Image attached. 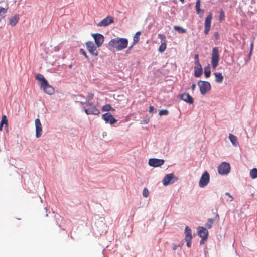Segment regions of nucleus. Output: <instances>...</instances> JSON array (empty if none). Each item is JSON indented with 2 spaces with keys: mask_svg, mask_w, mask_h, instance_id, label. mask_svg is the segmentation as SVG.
Returning <instances> with one entry per match:
<instances>
[{
  "mask_svg": "<svg viewBox=\"0 0 257 257\" xmlns=\"http://www.w3.org/2000/svg\"><path fill=\"white\" fill-rule=\"evenodd\" d=\"M35 77L40 88L45 93L50 95L54 94V89L49 84L48 81L43 75L37 74L36 75Z\"/></svg>",
  "mask_w": 257,
  "mask_h": 257,
  "instance_id": "1",
  "label": "nucleus"
},
{
  "mask_svg": "<svg viewBox=\"0 0 257 257\" xmlns=\"http://www.w3.org/2000/svg\"><path fill=\"white\" fill-rule=\"evenodd\" d=\"M108 45L117 51H119L127 47L128 40L126 38L117 37L111 40L109 42Z\"/></svg>",
  "mask_w": 257,
  "mask_h": 257,
  "instance_id": "2",
  "label": "nucleus"
},
{
  "mask_svg": "<svg viewBox=\"0 0 257 257\" xmlns=\"http://www.w3.org/2000/svg\"><path fill=\"white\" fill-rule=\"evenodd\" d=\"M219 61V51L217 47H214L212 49L211 54V64L213 69H216L218 65Z\"/></svg>",
  "mask_w": 257,
  "mask_h": 257,
  "instance_id": "3",
  "label": "nucleus"
},
{
  "mask_svg": "<svg viewBox=\"0 0 257 257\" xmlns=\"http://www.w3.org/2000/svg\"><path fill=\"white\" fill-rule=\"evenodd\" d=\"M201 94L205 95L210 91L211 87L209 82L204 81H199L198 83Z\"/></svg>",
  "mask_w": 257,
  "mask_h": 257,
  "instance_id": "4",
  "label": "nucleus"
},
{
  "mask_svg": "<svg viewBox=\"0 0 257 257\" xmlns=\"http://www.w3.org/2000/svg\"><path fill=\"white\" fill-rule=\"evenodd\" d=\"M197 233L201 238L200 244L201 245L204 243V241L207 240L208 235V231L207 229L204 227L199 226L197 228Z\"/></svg>",
  "mask_w": 257,
  "mask_h": 257,
  "instance_id": "5",
  "label": "nucleus"
},
{
  "mask_svg": "<svg viewBox=\"0 0 257 257\" xmlns=\"http://www.w3.org/2000/svg\"><path fill=\"white\" fill-rule=\"evenodd\" d=\"M86 48L90 54L94 56H97L98 52L97 46L92 41H88L85 43Z\"/></svg>",
  "mask_w": 257,
  "mask_h": 257,
  "instance_id": "6",
  "label": "nucleus"
},
{
  "mask_svg": "<svg viewBox=\"0 0 257 257\" xmlns=\"http://www.w3.org/2000/svg\"><path fill=\"white\" fill-rule=\"evenodd\" d=\"M210 175L207 171H205L201 177L199 182L200 187L203 188L205 187L209 182Z\"/></svg>",
  "mask_w": 257,
  "mask_h": 257,
  "instance_id": "7",
  "label": "nucleus"
},
{
  "mask_svg": "<svg viewBox=\"0 0 257 257\" xmlns=\"http://www.w3.org/2000/svg\"><path fill=\"white\" fill-rule=\"evenodd\" d=\"M230 169V166L229 163L226 162H222L218 166V171L220 175L227 174Z\"/></svg>",
  "mask_w": 257,
  "mask_h": 257,
  "instance_id": "8",
  "label": "nucleus"
},
{
  "mask_svg": "<svg viewBox=\"0 0 257 257\" xmlns=\"http://www.w3.org/2000/svg\"><path fill=\"white\" fill-rule=\"evenodd\" d=\"M102 118L105 121V123H109L110 124H113L117 122V120L113 115L109 112H106L102 115Z\"/></svg>",
  "mask_w": 257,
  "mask_h": 257,
  "instance_id": "9",
  "label": "nucleus"
},
{
  "mask_svg": "<svg viewBox=\"0 0 257 257\" xmlns=\"http://www.w3.org/2000/svg\"><path fill=\"white\" fill-rule=\"evenodd\" d=\"M158 37L161 40V45L159 48V51L160 53L164 52L167 48L166 36L163 34H159Z\"/></svg>",
  "mask_w": 257,
  "mask_h": 257,
  "instance_id": "10",
  "label": "nucleus"
},
{
  "mask_svg": "<svg viewBox=\"0 0 257 257\" xmlns=\"http://www.w3.org/2000/svg\"><path fill=\"white\" fill-rule=\"evenodd\" d=\"M212 19V16L211 13H209V14L205 18L204 23V34L205 35H207L209 33V30L211 28Z\"/></svg>",
  "mask_w": 257,
  "mask_h": 257,
  "instance_id": "11",
  "label": "nucleus"
},
{
  "mask_svg": "<svg viewBox=\"0 0 257 257\" xmlns=\"http://www.w3.org/2000/svg\"><path fill=\"white\" fill-rule=\"evenodd\" d=\"M164 162L165 161L164 159L151 158L149 160L148 163L150 166L153 167H158L163 165Z\"/></svg>",
  "mask_w": 257,
  "mask_h": 257,
  "instance_id": "12",
  "label": "nucleus"
},
{
  "mask_svg": "<svg viewBox=\"0 0 257 257\" xmlns=\"http://www.w3.org/2000/svg\"><path fill=\"white\" fill-rule=\"evenodd\" d=\"M92 36L94 39L97 47H100L104 42L103 36L99 33L92 34Z\"/></svg>",
  "mask_w": 257,
  "mask_h": 257,
  "instance_id": "13",
  "label": "nucleus"
},
{
  "mask_svg": "<svg viewBox=\"0 0 257 257\" xmlns=\"http://www.w3.org/2000/svg\"><path fill=\"white\" fill-rule=\"evenodd\" d=\"M112 23H113V18L112 16H108L100 21L97 26L98 27H105Z\"/></svg>",
  "mask_w": 257,
  "mask_h": 257,
  "instance_id": "14",
  "label": "nucleus"
},
{
  "mask_svg": "<svg viewBox=\"0 0 257 257\" xmlns=\"http://www.w3.org/2000/svg\"><path fill=\"white\" fill-rule=\"evenodd\" d=\"M90 107L85 109V112L87 115L93 114V115H99L100 114V111L96 108L94 105H89Z\"/></svg>",
  "mask_w": 257,
  "mask_h": 257,
  "instance_id": "15",
  "label": "nucleus"
},
{
  "mask_svg": "<svg viewBox=\"0 0 257 257\" xmlns=\"http://www.w3.org/2000/svg\"><path fill=\"white\" fill-rule=\"evenodd\" d=\"M35 125L36 128V137L37 138H39L42 135V128L40 120L38 118L35 120Z\"/></svg>",
  "mask_w": 257,
  "mask_h": 257,
  "instance_id": "16",
  "label": "nucleus"
},
{
  "mask_svg": "<svg viewBox=\"0 0 257 257\" xmlns=\"http://www.w3.org/2000/svg\"><path fill=\"white\" fill-rule=\"evenodd\" d=\"M174 178V175L173 173L169 174L166 175L163 180V183L164 185L167 186L171 183H174V181H172L171 180Z\"/></svg>",
  "mask_w": 257,
  "mask_h": 257,
  "instance_id": "17",
  "label": "nucleus"
},
{
  "mask_svg": "<svg viewBox=\"0 0 257 257\" xmlns=\"http://www.w3.org/2000/svg\"><path fill=\"white\" fill-rule=\"evenodd\" d=\"M180 98L185 102L192 104L194 102L193 98L188 93H184L180 96Z\"/></svg>",
  "mask_w": 257,
  "mask_h": 257,
  "instance_id": "18",
  "label": "nucleus"
},
{
  "mask_svg": "<svg viewBox=\"0 0 257 257\" xmlns=\"http://www.w3.org/2000/svg\"><path fill=\"white\" fill-rule=\"evenodd\" d=\"M19 15H15L12 17L8 18L9 24L12 27L15 26L19 22Z\"/></svg>",
  "mask_w": 257,
  "mask_h": 257,
  "instance_id": "19",
  "label": "nucleus"
},
{
  "mask_svg": "<svg viewBox=\"0 0 257 257\" xmlns=\"http://www.w3.org/2000/svg\"><path fill=\"white\" fill-rule=\"evenodd\" d=\"M203 70L201 65H195L194 67V76L196 77H199L201 76Z\"/></svg>",
  "mask_w": 257,
  "mask_h": 257,
  "instance_id": "20",
  "label": "nucleus"
},
{
  "mask_svg": "<svg viewBox=\"0 0 257 257\" xmlns=\"http://www.w3.org/2000/svg\"><path fill=\"white\" fill-rule=\"evenodd\" d=\"M200 0H197L195 5V9L196 10L197 14L199 15L201 17L203 16L204 14V10L200 9Z\"/></svg>",
  "mask_w": 257,
  "mask_h": 257,
  "instance_id": "21",
  "label": "nucleus"
},
{
  "mask_svg": "<svg viewBox=\"0 0 257 257\" xmlns=\"http://www.w3.org/2000/svg\"><path fill=\"white\" fill-rule=\"evenodd\" d=\"M185 239H192L191 229L188 226H186L185 229Z\"/></svg>",
  "mask_w": 257,
  "mask_h": 257,
  "instance_id": "22",
  "label": "nucleus"
},
{
  "mask_svg": "<svg viewBox=\"0 0 257 257\" xmlns=\"http://www.w3.org/2000/svg\"><path fill=\"white\" fill-rule=\"evenodd\" d=\"M94 94L91 92H89L87 94V100L85 102H81L82 104H85L87 105H91V102L90 101L93 99Z\"/></svg>",
  "mask_w": 257,
  "mask_h": 257,
  "instance_id": "23",
  "label": "nucleus"
},
{
  "mask_svg": "<svg viewBox=\"0 0 257 257\" xmlns=\"http://www.w3.org/2000/svg\"><path fill=\"white\" fill-rule=\"evenodd\" d=\"M229 138L231 142L234 146H237L238 145V143L237 141V138L235 135L230 134Z\"/></svg>",
  "mask_w": 257,
  "mask_h": 257,
  "instance_id": "24",
  "label": "nucleus"
},
{
  "mask_svg": "<svg viewBox=\"0 0 257 257\" xmlns=\"http://www.w3.org/2000/svg\"><path fill=\"white\" fill-rule=\"evenodd\" d=\"M215 81L217 83H221L223 80V76L221 73H215Z\"/></svg>",
  "mask_w": 257,
  "mask_h": 257,
  "instance_id": "25",
  "label": "nucleus"
},
{
  "mask_svg": "<svg viewBox=\"0 0 257 257\" xmlns=\"http://www.w3.org/2000/svg\"><path fill=\"white\" fill-rule=\"evenodd\" d=\"M140 34H141V32H140V31L137 32L136 33V34H135V35L133 37V45H135L139 42V36H140Z\"/></svg>",
  "mask_w": 257,
  "mask_h": 257,
  "instance_id": "26",
  "label": "nucleus"
},
{
  "mask_svg": "<svg viewBox=\"0 0 257 257\" xmlns=\"http://www.w3.org/2000/svg\"><path fill=\"white\" fill-rule=\"evenodd\" d=\"M102 111H114V109L113 108L110 104H106L104 105L102 108Z\"/></svg>",
  "mask_w": 257,
  "mask_h": 257,
  "instance_id": "27",
  "label": "nucleus"
},
{
  "mask_svg": "<svg viewBox=\"0 0 257 257\" xmlns=\"http://www.w3.org/2000/svg\"><path fill=\"white\" fill-rule=\"evenodd\" d=\"M214 222L215 219H208L207 220V222L205 224V227L208 229L211 228Z\"/></svg>",
  "mask_w": 257,
  "mask_h": 257,
  "instance_id": "28",
  "label": "nucleus"
},
{
  "mask_svg": "<svg viewBox=\"0 0 257 257\" xmlns=\"http://www.w3.org/2000/svg\"><path fill=\"white\" fill-rule=\"evenodd\" d=\"M250 176L252 179H255L257 178V169L253 168L250 170Z\"/></svg>",
  "mask_w": 257,
  "mask_h": 257,
  "instance_id": "29",
  "label": "nucleus"
},
{
  "mask_svg": "<svg viewBox=\"0 0 257 257\" xmlns=\"http://www.w3.org/2000/svg\"><path fill=\"white\" fill-rule=\"evenodd\" d=\"M211 71L210 67L208 66L204 68V74L206 78H208L210 76Z\"/></svg>",
  "mask_w": 257,
  "mask_h": 257,
  "instance_id": "30",
  "label": "nucleus"
},
{
  "mask_svg": "<svg viewBox=\"0 0 257 257\" xmlns=\"http://www.w3.org/2000/svg\"><path fill=\"white\" fill-rule=\"evenodd\" d=\"M174 29L181 33H185L186 32V30L179 26H174Z\"/></svg>",
  "mask_w": 257,
  "mask_h": 257,
  "instance_id": "31",
  "label": "nucleus"
},
{
  "mask_svg": "<svg viewBox=\"0 0 257 257\" xmlns=\"http://www.w3.org/2000/svg\"><path fill=\"white\" fill-rule=\"evenodd\" d=\"M7 8H0V19L1 18L4 17V15L7 13Z\"/></svg>",
  "mask_w": 257,
  "mask_h": 257,
  "instance_id": "32",
  "label": "nucleus"
},
{
  "mask_svg": "<svg viewBox=\"0 0 257 257\" xmlns=\"http://www.w3.org/2000/svg\"><path fill=\"white\" fill-rule=\"evenodd\" d=\"M1 123L3 124H5L6 126H8V120L6 115H3L2 116V120Z\"/></svg>",
  "mask_w": 257,
  "mask_h": 257,
  "instance_id": "33",
  "label": "nucleus"
},
{
  "mask_svg": "<svg viewBox=\"0 0 257 257\" xmlns=\"http://www.w3.org/2000/svg\"><path fill=\"white\" fill-rule=\"evenodd\" d=\"M169 112L167 109L161 110L159 111V114L161 116L166 115L168 114Z\"/></svg>",
  "mask_w": 257,
  "mask_h": 257,
  "instance_id": "34",
  "label": "nucleus"
},
{
  "mask_svg": "<svg viewBox=\"0 0 257 257\" xmlns=\"http://www.w3.org/2000/svg\"><path fill=\"white\" fill-rule=\"evenodd\" d=\"M195 60V65H199L201 64L199 62V55L198 54H196L194 57Z\"/></svg>",
  "mask_w": 257,
  "mask_h": 257,
  "instance_id": "35",
  "label": "nucleus"
},
{
  "mask_svg": "<svg viewBox=\"0 0 257 257\" xmlns=\"http://www.w3.org/2000/svg\"><path fill=\"white\" fill-rule=\"evenodd\" d=\"M149 190L147 188H144L143 191V195L145 197H147L149 195Z\"/></svg>",
  "mask_w": 257,
  "mask_h": 257,
  "instance_id": "36",
  "label": "nucleus"
},
{
  "mask_svg": "<svg viewBox=\"0 0 257 257\" xmlns=\"http://www.w3.org/2000/svg\"><path fill=\"white\" fill-rule=\"evenodd\" d=\"M80 53L83 55H84L85 56V57L87 59V60H89V57L88 56H87V55L86 54L85 51L83 49H81L80 50Z\"/></svg>",
  "mask_w": 257,
  "mask_h": 257,
  "instance_id": "37",
  "label": "nucleus"
},
{
  "mask_svg": "<svg viewBox=\"0 0 257 257\" xmlns=\"http://www.w3.org/2000/svg\"><path fill=\"white\" fill-rule=\"evenodd\" d=\"M187 242V246L189 248L191 247L192 239H185Z\"/></svg>",
  "mask_w": 257,
  "mask_h": 257,
  "instance_id": "38",
  "label": "nucleus"
},
{
  "mask_svg": "<svg viewBox=\"0 0 257 257\" xmlns=\"http://www.w3.org/2000/svg\"><path fill=\"white\" fill-rule=\"evenodd\" d=\"M214 36L216 40H218L219 39V35L218 32H215L214 33Z\"/></svg>",
  "mask_w": 257,
  "mask_h": 257,
  "instance_id": "39",
  "label": "nucleus"
},
{
  "mask_svg": "<svg viewBox=\"0 0 257 257\" xmlns=\"http://www.w3.org/2000/svg\"><path fill=\"white\" fill-rule=\"evenodd\" d=\"M224 17V14L222 10L220 11V18L223 19Z\"/></svg>",
  "mask_w": 257,
  "mask_h": 257,
  "instance_id": "40",
  "label": "nucleus"
},
{
  "mask_svg": "<svg viewBox=\"0 0 257 257\" xmlns=\"http://www.w3.org/2000/svg\"><path fill=\"white\" fill-rule=\"evenodd\" d=\"M225 195L228 196L231 198L230 201H231L233 200V197L230 195V194L229 193L226 192L225 193Z\"/></svg>",
  "mask_w": 257,
  "mask_h": 257,
  "instance_id": "41",
  "label": "nucleus"
},
{
  "mask_svg": "<svg viewBox=\"0 0 257 257\" xmlns=\"http://www.w3.org/2000/svg\"><path fill=\"white\" fill-rule=\"evenodd\" d=\"M253 43L252 42L250 44V53H251L252 52V51L253 50Z\"/></svg>",
  "mask_w": 257,
  "mask_h": 257,
  "instance_id": "42",
  "label": "nucleus"
},
{
  "mask_svg": "<svg viewBox=\"0 0 257 257\" xmlns=\"http://www.w3.org/2000/svg\"><path fill=\"white\" fill-rule=\"evenodd\" d=\"M154 109V108L153 106H150L149 108V112H152Z\"/></svg>",
  "mask_w": 257,
  "mask_h": 257,
  "instance_id": "43",
  "label": "nucleus"
},
{
  "mask_svg": "<svg viewBox=\"0 0 257 257\" xmlns=\"http://www.w3.org/2000/svg\"><path fill=\"white\" fill-rule=\"evenodd\" d=\"M196 88V84H193L191 86V89L192 91H194Z\"/></svg>",
  "mask_w": 257,
  "mask_h": 257,
  "instance_id": "44",
  "label": "nucleus"
},
{
  "mask_svg": "<svg viewBox=\"0 0 257 257\" xmlns=\"http://www.w3.org/2000/svg\"><path fill=\"white\" fill-rule=\"evenodd\" d=\"M3 125L2 123H1L0 122V131H1L2 130V128H3Z\"/></svg>",
  "mask_w": 257,
  "mask_h": 257,
  "instance_id": "45",
  "label": "nucleus"
},
{
  "mask_svg": "<svg viewBox=\"0 0 257 257\" xmlns=\"http://www.w3.org/2000/svg\"><path fill=\"white\" fill-rule=\"evenodd\" d=\"M180 1L181 2V3H182V4H184V2H185L184 0H180Z\"/></svg>",
  "mask_w": 257,
  "mask_h": 257,
  "instance_id": "46",
  "label": "nucleus"
},
{
  "mask_svg": "<svg viewBox=\"0 0 257 257\" xmlns=\"http://www.w3.org/2000/svg\"><path fill=\"white\" fill-rule=\"evenodd\" d=\"M215 218H219V215L218 214H216Z\"/></svg>",
  "mask_w": 257,
  "mask_h": 257,
  "instance_id": "47",
  "label": "nucleus"
}]
</instances>
